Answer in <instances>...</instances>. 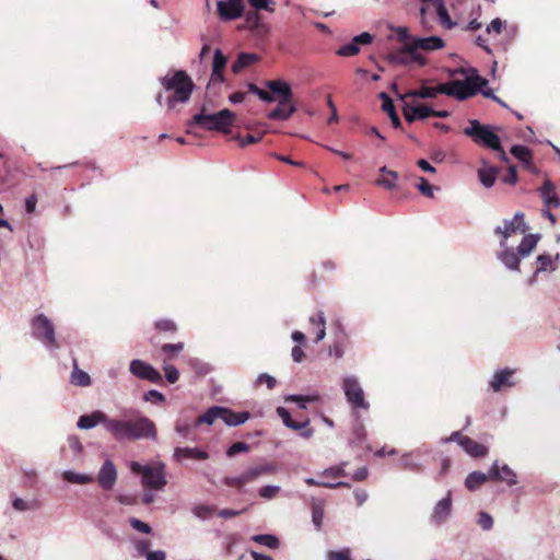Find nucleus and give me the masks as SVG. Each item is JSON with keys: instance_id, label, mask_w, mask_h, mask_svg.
I'll return each instance as SVG.
<instances>
[{"instance_id": "f03ea898", "label": "nucleus", "mask_w": 560, "mask_h": 560, "mask_svg": "<svg viewBox=\"0 0 560 560\" xmlns=\"http://www.w3.org/2000/svg\"><path fill=\"white\" fill-rule=\"evenodd\" d=\"M161 84L166 91L173 92V95L167 98L170 108H174L177 103L188 102L195 88L192 80L183 70L161 78Z\"/></svg>"}, {"instance_id": "4c0bfd02", "label": "nucleus", "mask_w": 560, "mask_h": 560, "mask_svg": "<svg viewBox=\"0 0 560 560\" xmlns=\"http://www.w3.org/2000/svg\"><path fill=\"white\" fill-rule=\"evenodd\" d=\"M312 508V522L317 530L322 528L324 520V502L315 498L311 502Z\"/></svg>"}, {"instance_id": "bb28decb", "label": "nucleus", "mask_w": 560, "mask_h": 560, "mask_svg": "<svg viewBox=\"0 0 560 560\" xmlns=\"http://www.w3.org/2000/svg\"><path fill=\"white\" fill-rule=\"evenodd\" d=\"M265 85L273 93L279 96V100L292 98V90L290 85L282 80H269L266 81Z\"/></svg>"}, {"instance_id": "338daca9", "label": "nucleus", "mask_w": 560, "mask_h": 560, "mask_svg": "<svg viewBox=\"0 0 560 560\" xmlns=\"http://www.w3.org/2000/svg\"><path fill=\"white\" fill-rule=\"evenodd\" d=\"M164 372L168 383L174 384L178 381L179 372L174 365H165Z\"/></svg>"}, {"instance_id": "a18cd8bd", "label": "nucleus", "mask_w": 560, "mask_h": 560, "mask_svg": "<svg viewBox=\"0 0 560 560\" xmlns=\"http://www.w3.org/2000/svg\"><path fill=\"white\" fill-rule=\"evenodd\" d=\"M408 46L409 44L406 45L405 49H402L401 51L389 54L387 56L388 61L393 65H408L411 59L415 60L412 57L410 58L407 56V52H409ZM417 60L422 63L420 57Z\"/></svg>"}, {"instance_id": "423d86ee", "label": "nucleus", "mask_w": 560, "mask_h": 560, "mask_svg": "<svg viewBox=\"0 0 560 560\" xmlns=\"http://www.w3.org/2000/svg\"><path fill=\"white\" fill-rule=\"evenodd\" d=\"M234 120V113L230 109H222L214 114H205V108L196 114L189 126H200L203 129L212 131L228 132Z\"/></svg>"}, {"instance_id": "49530a36", "label": "nucleus", "mask_w": 560, "mask_h": 560, "mask_svg": "<svg viewBox=\"0 0 560 560\" xmlns=\"http://www.w3.org/2000/svg\"><path fill=\"white\" fill-rule=\"evenodd\" d=\"M347 465H348L347 462H342L337 466H331L329 468H326L324 471L320 472V475L324 477H327V478H331V479L345 477V476H347V472L345 469L347 467Z\"/></svg>"}, {"instance_id": "f704fd0d", "label": "nucleus", "mask_w": 560, "mask_h": 560, "mask_svg": "<svg viewBox=\"0 0 560 560\" xmlns=\"http://www.w3.org/2000/svg\"><path fill=\"white\" fill-rule=\"evenodd\" d=\"M499 170L492 166H483L478 171V178L480 183L490 188L494 185Z\"/></svg>"}, {"instance_id": "a878e982", "label": "nucleus", "mask_w": 560, "mask_h": 560, "mask_svg": "<svg viewBox=\"0 0 560 560\" xmlns=\"http://www.w3.org/2000/svg\"><path fill=\"white\" fill-rule=\"evenodd\" d=\"M442 89H444V83H441L436 86H421L417 90H411L407 92L405 95H400V98L404 101L406 97H418V98H435L439 94L442 93Z\"/></svg>"}, {"instance_id": "8fccbe9b", "label": "nucleus", "mask_w": 560, "mask_h": 560, "mask_svg": "<svg viewBox=\"0 0 560 560\" xmlns=\"http://www.w3.org/2000/svg\"><path fill=\"white\" fill-rule=\"evenodd\" d=\"M359 51H360V48H359L358 44L355 42H353V39H352L351 43H348V44L341 46L336 52H337V55L342 56V57H351V56H355Z\"/></svg>"}, {"instance_id": "72a5a7b5", "label": "nucleus", "mask_w": 560, "mask_h": 560, "mask_svg": "<svg viewBox=\"0 0 560 560\" xmlns=\"http://www.w3.org/2000/svg\"><path fill=\"white\" fill-rule=\"evenodd\" d=\"M380 96L383 100L382 109L388 114L393 126L395 128H399L401 126V121L395 110L393 101L385 92H382Z\"/></svg>"}, {"instance_id": "2eb2a0df", "label": "nucleus", "mask_w": 560, "mask_h": 560, "mask_svg": "<svg viewBox=\"0 0 560 560\" xmlns=\"http://www.w3.org/2000/svg\"><path fill=\"white\" fill-rule=\"evenodd\" d=\"M444 47V42L439 36H430L424 38H415L408 46V51L412 55L413 59H418V49L422 50H436Z\"/></svg>"}, {"instance_id": "9b49d317", "label": "nucleus", "mask_w": 560, "mask_h": 560, "mask_svg": "<svg viewBox=\"0 0 560 560\" xmlns=\"http://www.w3.org/2000/svg\"><path fill=\"white\" fill-rule=\"evenodd\" d=\"M129 371L140 380H145L154 384H160L162 382V375L160 372L142 360H132L129 364Z\"/></svg>"}, {"instance_id": "e2e57ef3", "label": "nucleus", "mask_w": 560, "mask_h": 560, "mask_svg": "<svg viewBox=\"0 0 560 560\" xmlns=\"http://www.w3.org/2000/svg\"><path fill=\"white\" fill-rule=\"evenodd\" d=\"M398 178H393L389 176H382L381 178L376 179L375 184L377 186H381L385 189L392 190L396 187Z\"/></svg>"}, {"instance_id": "ddd939ff", "label": "nucleus", "mask_w": 560, "mask_h": 560, "mask_svg": "<svg viewBox=\"0 0 560 560\" xmlns=\"http://www.w3.org/2000/svg\"><path fill=\"white\" fill-rule=\"evenodd\" d=\"M452 491L448 490L446 495L435 503L431 522L436 525L445 523L452 514Z\"/></svg>"}, {"instance_id": "473e14b6", "label": "nucleus", "mask_w": 560, "mask_h": 560, "mask_svg": "<svg viewBox=\"0 0 560 560\" xmlns=\"http://www.w3.org/2000/svg\"><path fill=\"white\" fill-rule=\"evenodd\" d=\"M539 240L537 234H527L523 237L522 242L516 248V252L524 258L527 257L536 247Z\"/></svg>"}, {"instance_id": "c85d7f7f", "label": "nucleus", "mask_w": 560, "mask_h": 560, "mask_svg": "<svg viewBox=\"0 0 560 560\" xmlns=\"http://www.w3.org/2000/svg\"><path fill=\"white\" fill-rule=\"evenodd\" d=\"M460 447L471 457H485L488 454V448L485 445L470 438L464 439Z\"/></svg>"}, {"instance_id": "052dcab7", "label": "nucleus", "mask_w": 560, "mask_h": 560, "mask_svg": "<svg viewBox=\"0 0 560 560\" xmlns=\"http://www.w3.org/2000/svg\"><path fill=\"white\" fill-rule=\"evenodd\" d=\"M12 506L18 512H26L33 509V504L22 498H14L12 500Z\"/></svg>"}, {"instance_id": "cd10ccee", "label": "nucleus", "mask_w": 560, "mask_h": 560, "mask_svg": "<svg viewBox=\"0 0 560 560\" xmlns=\"http://www.w3.org/2000/svg\"><path fill=\"white\" fill-rule=\"evenodd\" d=\"M421 454L422 452L420 448L402 454L400 459L401 468L407 470H420L422 467L420 462Z\"/></svg>"}, {"instance_id": "a19ab883", "label": "nucleus", "mask_w": 560, "mask_h": 560, "mask_svg": "<svg viewBox=\"0 0 560 560\" xmlns=\"http://www.w3.org/2000/svg\"><path fill=\"white\" fill-rule=\"evenodd\" d=\"M252 540L257 542V544H259V545L268 547L269 549H278L279 546H280L279 538L277 536H275V535H271V534L254 535L252 537Z\"/></svg>"}, {"instance_id": "13d9d810", "label": "nucleus", "mask_w": 560, "mask_h": 560, "mask_svg": "<svg viewBox=\"0 0 560 560\" xmlns=\"http://www.w3.org/2000/svg\"><path fill=\"white\" fill-rule=\"evenodd\" d=\"M249 445L245 442H236L233 443L226 451V455L229 457H233L238 453H245L248 452Z\"/></svg>"}, {"instance_id": "39448f33", "label": "nucleus", "mask_w": 560, "mask_h": 560, "mask_svg": "<svg viewBox=\"0 0 560 560\" xmlns=\"http://www.w3.org/2000/svg\"><path fill=\"white\" fill-rule=\"evenodd\" d=\"M278 466L276 464L270 462H262L248 466L238 476L225 477L223 483L229 487L241 489L248 483L255 482L262 476L276 474Z\"/></svg>"}, {"instance_id": "79ce46f5", "label": "nucleus", "mask_w": 560, "mask_h": 560, "mask_svg": "<svg viewBox=\"0 0 560 560\" xmlns=\"http://www.w3.org/2000/svg\"><path fill=\"white\" fill-rule=\"evenodd\" d=\"M541 196L548 206H559V200L556 196L553 185L546 180L540 188Z\"/></svg>"}, {"instance_id": "6e6d98bb", "label": "nucleus", "mask_w": 560, "mask_h": 560, "mask_svg": "<svg viewBox=\"0 0 560 560\" xmlns=\"http://www.w3.org/2000/svg\"><path fill=\"white\" fill-rule=\"evenodd\" d=\"M477 523L483 530H490L493 526V518L489 513L482 511L478 514Z\"/></svg>"}, {"instance_id": "f3484780", "label": "nucleus", "mask_w": 560, "mask_h": 560, "mask_svg": "<svg viewBox=\"0 0 560 560\" xmlns=\"http://www.w3.org/2000/svg\"><path fill=\"white\" fill-rule=\"evenodd\" d=\"M276 411L287 428L301 431V435L304 439H310L313 435V429L308 428L310 420H305L303 422L292 420L290 412L284 407H278Z\"/></svg>"}, {"instance_id": "603ef678", "label": "nucleus", "mask_w": 560, "mask_h": 560, "mask_svg": "<svg viewBox=\"0 0 560 560\" xmlns=\"http://www.w3.org/2000/svg\"><path fill=\"white\" fill-rule=\"evenodd\" d=\"M213 510L210 505L199 504L192 509V514L200 520H207L212 515Z\"/></svg>"}, {"instance_id": "1a4fd4ad", "label": "nucleus", "mask_w": 560, "mask_h": 560, "mask_svg": "<svg viewBox=\"0 0 560 560\" xmlns=\"http://www.w3.org/2000/svg\"><path fill=\"white\" fill-rule=\"evenodd\" d=\"M342 389L347 401L353 409H369L370 405L365 400L364 390L357 376H346L342 382Z\"/></svg>"}, {"instance_id": "aec40b11", "label": "nucleus", "mask_w": 560, "mask_h": 560, "mask_svg": "<svg viewBox=\"0 0 560 560\" xmlns=\"http://www.w3.org/2000/svg\"><path fill=\"white\" fill-rule=\"evenodd\" d=\"M515 370L503 369L495 372L489 382L490 387L493 392H501L503 388L513 387L516 383L513 380Z\"/></svg>"}, {"instance_id": "4be33fe9", "label": "nucleus", "mask_w": 560, "mask_h": 560, "mask_svg": "<svg viewBox=\"0 0 560 560\" xmlns=\"http://www.w3.org/2000/svg\"><path fill=\"white\" fill-rule=\"evenodd\" d=\"M209 454L199 447H175L173 452V459L176 462L190 460H206Z\"/></svg>"}, {"instance_id": "c756f323", "label": "nucleus", "mask_w": 560, "mask_h": 560, "mask_svg": "<svg viewBox=\"0 0 560 560\" xmlns=\"http://www.w3.org/2000/svg\"><path fill=\"white\" fill-rule=\"evenodd\" d=\"M559 258H560L559 254H556L555 257H551L548 254L538 255L536 258L538 267L535 270V275L545 272L547 270H551V271L556 270L558 267L557 261L559 260Z\"/></svg>"}, {"instance_id": "f257e3e1", "label": "nucleus", "mask_w": 560, "mask_h": 560, "mask_svg": "<svg viewBox=\"0 0 560 560\" xmlns=\"http://www.w3.org/2000/svg\"><path fill=\"white\" fill-rule=\"evenodd\" d=\"M108 434L117 442L158 439L155 423L135 408H125L119 417L112 418Z\"/></svg>"}, {"instance_id": "864d4df0", "label": "nucleus", "mask_w": 560, "mask_h": 560, "mask_svg": "<svg viewBox=\"0 0 560 560\" xmlns=\"http://www.w3.org/2000/svg\"><path fill=\"white\" fill-rule=\"evenodd\" d=\"M279 491H280L279 486L267 485V486L261 487L259 489L258 493L262 499L271 500L277 495V493Z\"/></svg>"}, {"instance_id": "393cba45", "label": "nucleus", "mask_w": 560, "mask_h": 560, "mask_svg": "<svg viewBox=\"0 0 560 560\" xmlns=\"http://www.w3.org/2000/svg\"><path fill=\"white\" fill-rule=\"evenodd\" d=\"M502 250L498 255L499 260L510 270L518 271L521 258H523L516 250L513 248L501 247Z\"/></svg>"}, {"instance_id": "6e6552de", "label": "nucleus", "mask_w": 560, "mask_h": 560, "mask_svg": "<svg viewBox=\"0 0 560 560\" xmlns=\"http://www.w3.org/2000/svg\"><path fill=\"white\" fill-rule=\"evenodd\" d=\"M33 336L40 340L48 350L59 349L56 339L55 326L44 314H38L32 319Z\"/></svg>"}, {"instance_id": "7ed1b4c3", "label": "nucleus", "mask_w": 560, "mask_h": 560, "mask_svg": "<svg viewBox=\"0 0 560 560\" xmlns=\"http://www.w3.org/2000/svg\"><path fill=\"white\" fill-rule=\"evenodd\" d=\"M129 468L133 474L141 476V485L144 489L163 491L167 481L165 476V464L154 462L142 465L138 462H131Z\"/></svg>"}, {"instance_id": "774afa93", "label": "nucleus", "mask_w": 560, "mask_h": 560, "mask_svg": "<svg viewBox=\"0 0 560 560\" xmlns=\"http://www.w3.org/2000/svg\"><path fill=\"white\" fill-rule=\"evenodd\" d=\"M143 399L145 401H152V402H163L165 400V396L160 393L159 390L151 389L144 393Z\"/></svg>"}, {"instance_id": "4468645a", "label": "nucleus", "mask_w": 560, "mask_h": 560, "mask_svg": "<svg viewBox=\"0 0 560 560\" xmlns=\"http://www.w3.org/2000/svg\"><path fill=\"white\" fill-rule=\"evenodd\" d=\"M217 7L220 18L224 21L236 20L244 11L242 0H220Z\"/></svg>"}, {"instance_id": "5701e85b", "label": "nucleus", "mask_w": 560, "mask_h": 560, "mask_svg": "<svg viewBox=\"0 0 560 560\" xmlns=\"http://www.w3.org/2000/svg\"><path fill=\"white\" fill-rule=\"evenodd\" d=\"M296 112V106L292 98L279 100L278 106L268 114L271 120H288Z\"/></svg>"}, {"instance_id": "c9c22d12", "label": "nucleus", "mask_w": 560, "mask_h": 560, "mask_svg": "<svg viewBox=\"0 0 560 560\" xmlns=\"http://www.w3.org/2000/svg\"><path fill=\"white\" fill-rule=\"evenodd\" d=\"M62 478L67 482L75 485H88L94 481V477L88 474L75 472L73 470H65Z\"/></svg>"}, {"instance_id": "f8f14e48", "label": "nucleus", "mask_w": 560, "mask_h": 560, "mask_svg": "<svg viewBox=\"0 0 560 560\" xmlns=\"http://www.w3.org/2000/svg\"><path fill=\"white\" fill-rule=\"evenodd\" d=\"M110 417L101 410H95L89 415H83L79 418L77 427L80 430H91L98 424H102L104 430L109 433Z\"/></svg>"}, {"instance_id": "de8ad7c7", "label": "nucleus", "mask_w": 560, "mask_h": 560, "mask_svg": "<svg viewBox=\"0 0 560 560\" xmlns=\"http://www.w3.org/2000/svg\"><path fill=\"white\" fill-rule=\"evenodd\" d=\"M322 400L318 394L311 395H288L284 397L285 402H319Z\"/></svg>"}, {"instance_id": "37998d69", "label": "nucleus", "mask_w": 560, "mask_h": 560, "mask_svg": "<svg viewBox=\"0 0 560 560\" xmlns=\"http://www.w3.org/2000/svg\"><path fill=\"white\" fill-rule=\"evenodd\" d=\"M510 152L515 159L523 162L526 166L530 164L532 152L527 147L515 144L511 148Z\"/></svg>"}, {"instance_id": "b1692460", "label": "nucleus", "mask_w": 560, "mask_h": 560, "mask_svg": "<svg viewBox=\"0 0 560 560\" xmlns=\"http://www.w3.org/2000/svg\"><path fill=\"white\" fill-rule=\"evenodd\" d=\"M250 418L248 411L235 412L230 408L221 407V420L229 427H238Z\"/></svg>"}, {"instance_id": "0e129e2a", "label": "nucleus", "mask_w": 560, "mask_h": 560, "mask_svg": "<svg viewBox=\"0 0 560 560\" xmlns=\"http://www.w3.org/2000/svg\"><path fill=\"white\" fill-rule=\"evenodd\" d=\"M417 188L419 189V191L429 197V198H432L433 197V187L428 183V180L423 177H420L419 178V183L417 184Z\"/></svg>"}, {"instance_id": "2f4dec72", "label": "nucleus", "mask_w": 560, "mask_h": 560, "mask_svg": "<svg viewBox=\"0 0 560 560\" xmlns=\"http://www.w3.org/2000/svg\"><path fill=\"white\" fill-rule=\"evenodd\" d=\"M221 407L222 406H213L210 407L205 413L199 416L195 421V427H198L200 424H213L218 419L221 420Z\"/></svg>"}, {"instance_id": "58836bf2", "label": "nucleus", "mask_w": 560, "mask_h": 560, "mask_svg": "<svg viewBox=\"0 0 560 560\" xmlns=\"http://www.w3.org/2000/svg\"><path fill=\"white\" fill-rule=\"evenodd\" d=\"M257 60L258 56L256 54L241 52L237 59L233 62L231 69L234 73H238L241 70L250 66Z\"/></svg>"}, {"instance_id": "ea45409f", "label": "nucleus", "mask_w": 560, "mask_h": 560, "mask_svg": "<svg viewBox=\"0 0 560 560\" xmlns=\"http://www.w3.org/2000/svg\"><path fill=\"white\" fill-rule=\"evenodd\" d=\"M433 7L436 10V14L440 19L441 24L445 28L451 30L456 25V23L451 20L448 12L444 5L443 0H435V4Z\"/></svg>"}, {"instance_id": "69168bd1", "label": "nucleus", "mask_w": 560, "mask_h": 560, "mask_svg": "<svg viewBox=\"0 0 560 560\" xmlns=\"http://www.w3.org/2000/svg\"><path fill=\"white\" fill-rule=\"evenodd\" d=\"M261 384H266L269 389H272L276 386L277 381L273 376H271L267 373H261L258 375V377L256 380V385H261Z\"/></svg>"}, {"instance_id": "e433bc0d", "label": "nucleus", "mask_w": 560, "mask_h": 560, "mask_svg": "<svg viewBox=\"0 0 560 560\" xmlns=\"http://www.w3.org/2000/svg\"><path fill=\"white\" fill-rule=\"evenodd\" d=\"M488 480H490L489 474L472 471L466 477L465 486L468 490L474 491Z\"/></svg>"}, {"instance_id": "7c9ffc66", "label": "nucleus", "mask_w": 560, "mask_h": 560, "mask_svg": "<svg viewBox=\"0 0 560 560\" xmlns=\"http://www.w3.org/2000/svg\"><path fill=\"white\" fill-rule=\"evenodd\" d=\"M70 383L79 387H86L91 385L90 375L78 368L77 360H73V370L70 375Z\"/></svg>"}, {"instance_id": "20e7f679", "label": "nucleus", "mask_w": 560, "mask_h": 560, "mask_svg": "<svg viewBox=\"0 0 560 560\" xmlns=\"http://www.w3.org/2000/svg\"><path fill=\"white\" fill-rule=\"evenodd\" d=\"M488 84V81L481 78L475 70L471 75L465 80H453L450 83H444L442 93L448 96H454L459 101L467 100L479 92L480 88Z\"/></svg>"}, {"instance_id": "6ab92c4d", "label": "nucleus", "mask_w": 560, "mask_h": 560, "mask_svg": "<svg viewBox=\"0 0 560 560\" xmlns=\"http://www.w3.org/2000/svg\"><path fill=\"white\" fill-rule=\"evenodd\" d=\"M228 59L221 51V49H215L212 60V71L211 77L208 83V88L215 84H221L224 81L223 70L225 69Z\"/></svg>"}, {"instance_id": "9d476101", "label": "nucleus", "mask_w": 560, "mask_h": 560, "mask_svg": "<svg viewBox=\"0 0 560 560\" xmlns=\"http://www.w3.org/2000/svg\"><path fill=\"white\" fill-rule=\"evenodd\" d=\"M524 215L521 212H516L512 220H505L503 226H497L494 232L502 236L500 247H505L506 240L515 233H524L527 226L523 220Z\"/></svg>"}, {"instance_id": "dca6fc26", "label": "nucleus", "mask_w": 560, "mask_h": 560, "mask_svg": "<svg viewBox=\"0 0 560 560\" xmlns=\"http://www.w3.org/2000/svg\"><path fill=\"white\" fill-rule=\"evenodd\" d=\"M489 478L490 480L503 481L509 487L515 486L517 483L516 472L506 464L499 466V463L497 460L492 464L491 468L489 469Z\"/></svg>"}, {"instance_id": "4d7b16f0", "label": "nucleus", "mask_w": 560, "mask_h": 560, "mask_svg": "<svg viewBox=\"0 0 560 560\" xmlns=\"http://www.w3.org/2000/svg\"><path fill=\"white\" fill-rule=\"evenodd\" d=\"M135 549L138 556H148L151 551L149 550L151 547V542L148 539H136L133 541Z\"/></svg>"}, {"instance_id": "09e8293b", "label": "nucleus", "mask_w": 560, "mask_h": 560, "mask_svg": "<svg viewBox=\"0 0 560 560\" xmlns=\"http://www.w3.org/2000/svg\"><path fill=\"white\" fill-rule=\"evenodd\" d=\"M305 482L308 486L325 487V488H329V489H336V488H339V487L350 488V485L348 482H345V481H338V482L320 481V480H316V479L311 478V477L306 478Z\"/></svg>"}, {"instance_id": "0eeeda50", "label": "nucleus", "mask_w": 560, "mask_h": 560, "mask_svg": "<svg viewBox=\"0 0 560 560\" xmlns=\"http://www.w3.org/2000/svg\"><path fill=\"white\" fill-rule=\"evenodd\" d=\"M495 129L494 126L482 125L477 119H472L469 121V126L464 129V133L478 144L491 150H501V140L494 132Z\"/></svg>"}, {"instance_id": "680f3d73", "label": "nucleus", "mask_w": 560, "mask_h": 560, "mask_svg": "<svg viewBox=\"0 0 560 560\" xmlns=\"http://www.w3.org/2000/svg\"><path fill=\"white\" fill-rule=\"evenodd\" d=\"M504 27H505V21L497 18L491 21V23L487 26L486 31L489 34L492 32H494L495 34H501L502 31L504 30Z\"/></svg>"}, {"instance_id": "5fc2aeb1", "label": "nucleus", "mask_w": 560, "mask_h": 560, "mask_svg": "<svg viewBox=\"0 0 560 560\" xmlns=\"http://www.w3.org/2000/svg\"><path fill=\"white\" fill-rule=\"evenodd\" d=\"M129 523H130L131 527L139 533H142V534H151L152 533V527L148 523H144L139 518L131 517L129 520Z\"/></svg>"}, {"instance_id": "3c124183", "label": "nucleus", "mask_w": 560, "mask_h": 560, "mask_svg": "<svg viewBox=\"0 0 560 560\" xmlns=\"http://www.w3.org/2000/svg\"><path fill=\"white\" fill-rule=\"evenodd\" d=\"M248 90L257 95L262 102H266V103H272L276 101V98L273 97L272 94L266 92L265 90H261L259 89L256 84L254 83H249L248 84Z\"/></svg>"}, {"instance_id": "bf43d9fd", "label": "nucleus", "mask_w": 560, "mask_h": 560, "mask_svg": "<svg viewBox=\"0 0 560 560\" xmlns=\"http://www.w3.org/2000/svg\"><path fill=\"white\" fill-rule=\"evenodd\" d=\"M327 560H352L351 551L349 548H345L340 551H328Z\"/></svg>"}, {"instance_id": "412c9836", "label": "nucleus", "mask_w": 560, "mask_h": 560, "mask_svg": "<svg viewBox=\"0 0 560 560\" xmlns=\"http://www.w3.org/2000/svg\"><path fill=\"white\" fill-rule=\"evenodd\" d=\"M405 119L411 124L417 119H425L433 113V108L423 104H405L402 108Z\"/></svg>"}, {"instance_id": "c03bdc74", "label": "nucleus", "mask_w": 560, "mask_h": 560, "mask_svg": "<svg viewBox=\"0 0 560 560\" xmlns=\"http://www.w3.org/2000/svg\"><path fill=\"white\" fill-rule=\"evenodd\" d=\"M310 323L312 325H317L319 327L316 334V341H322L326 336V319L323 311H318L316 315L310 317Z\"/></svg>"}, {"instance_id": "a211bd4d", "label": "nucleus", "mask_w": 560, "mask_h": 560, "mask_svg": "<svg viewBox=\"0 0 560 560\" xmlns=\"http://www.w3.org/2000/svg\"><path fill=\"white\" fill-rule=\"evenodd\" d=\"M117 480V469L110 459H106L100 468L97 481L102 489L112 490Z\"/></svg>"}]
</instances>
